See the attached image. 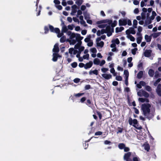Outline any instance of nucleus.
Masks as SVG:
<instances>
[{"mask_svg":"<svg viewBox=\"0 0 161 161\" xmlns=\"http://www.w3.org/2000/svg\"><path fill=\"white\" fill-rule=\"evenodd\" d=\"M151 107V106L149 103H144L142 105L141 107L143 114L149 120L152 119L154 115L153 112H151L150 109Z\"/></svg>","mask_w":161,"mask_h":161,"instance_id":"nucleus-1","label":"nucleus"},{"mask_svg":"<svg viewBox=\"0 0 161 161\" xmlns=\"http://www.w3.org/2000/svg\"><path fill=\"white\" fill-rule=\"evenodd\" d=\"M129 123L130 125H132V124H133V126L136 129L138 130H141L142 129V127L141 126H140L139 127H136V125H137L138 121L136 119H134L132 120L131 118H130L129 119Z\"/></svg>","mask_w":161,"mask_h":161,"instance_id":"nucleus-2","label":"nucleus"},{"mask_svg":"<svg viewBox=\"0 0 161 161\" xmlns=\"http://www.w3.org/2000/svg\"><path fill=\"white\" fill-rule=\"evenodd\" d=\"M106 32L107 33V36L109 37L112 35L113 32H114V28L111 27L110 25H107L106 28Z\"/></svg>","mask_w":161,"mask_h":161,"instance_id":"nucleus-3","label":"nucleus"},{"mask_svg":"<svg viewBox=\"0 0 161 161\" xmlns=\"http://www.w3.org/2000/svg\"><path fill=\"white\" fill-rule=\"evenodd\" d=\"M49 29L51 32H54L55 33H58L59 32V29L58 28H55L54 27L51 25H49Z\"/></svg>","mask_w":161,"mask_h":161,"instance_id":"nucleus-4","label":"nucleus"},{"mask_svg":"<svg viewBox=\"0 0 161 161\" xmlns=\"http://www.w3.org/2000/svg\"><path fill=\"white\" fill-rule=\"evenodd\" d=\"M119 21V26H125L127 24V21L125 19H120Z\"/></svg>","mask_w":161,"mask_h":161,"instance_id":"nucleus-5","label":"nucleus"},{"mask_svg":"<svg viewBox=\"0 0 161 161\" xmlns=\"http://www.w3.org/2000/svg\"><path fill=\"white\" fill-rule=\"evenodd\" d=\"M93 65V62L92 61H90L89 62L86 63L85 64L84 68L85 69L91 68Z\"/></svg>","mask_w":161,"mask_h":161,"instance_id":"nucleus-6","label":"nucleus"},{"mask_svg":"<svg viewBox=\"0 0 161 161\" xmlns=\"http://www.w3.org/2000/svg\"><path fill=\"white\" fill-rule=\"evenodd\" d=\"M53 52L54 53H58L59 52V49L58 47V45L56 43L54 46V48L53 50Z\"/></svg>","mask_w":161,"mask_h":161,"instance_id":"nucleus-7","label":"nucleus"},{"mask_svg":"<svg viewBox=\"0 0 161 161\" xmlns=\"http://www.w3.org/2000/svg\"><path fill=\"white\" fill-rule=\"evenodd\" d=\"M102 77L106 80H109L112 77V75L110 74H103L102 75Z\"/></svg>","mask_w":161,"mask_h":161,"instance_id":"nucleus-8","label":"nucleus"},{"mask_svg":"<svg viewBox=\"0 0 161 161\" xmlns=\"http://www.w3.org/2000/svg\"><path fill=\"white\" fill-rule=\"evenodd\" d=\"M77 8V6L76 5L74 4L72 6V12L71 14L72 15H74V14L75 13L77 12L76 8Z\"/></svg>","mask_w":161,"mask_h":161,"instance_id":"nucleus-9","label":"nucleus"},{"mask_svg":"<svg viewBox=\"0 0 161 161\" xmlns=\"http://www.w3.org/2000/svg\"><path fill=\"white\" fill-rule=\"evenodd\" d=\"M156 92L158 94L159 96H161V84H159L157 87Z\"/></svg>","mask_w":161,"mask_h":161,"instance_id":"nucleus-10","label":"nucleus"},{"mask_svg":"<svg viewBox=\"0 0 161 161\" xmlns=\"http://www.w3.org/2000/svg\"><path fill=\"white\" fill-rule=\"evenodd\" d=\"M59 57V55L57 53H53V58L52 60L54 62L58 60V58Z\"/></svg>","mask_w":161,"mask_h":161,"instance_id":"nucleus-11","label":"nucleus"},{"mask_svg":"<svg viewBox=\"0 0 161 161\" xmlns=\"http://www.w3.org/2000/svg\"><path fill=\"white\" fill-rule=\"evenodd\" d=\"M75 38L76 41H80L83 39V37L81 36L80 34L78 33H76V36Z\"/></svg>","mask_w":161,"mask_h":161,"instance_id":"nucleus-12","label":"nucleus"},{"mask_svg":"<svg viewBox=\"0 0 161 161\" xmlns=\"http://www.w3.org/2000/svg\"><path fill=\"white\" fill-rule=\"evenodd\" d=\"M144 55L145 57H148L151 56V52L150 50H146L144 52Z\"/></svg>","mask_w":161,"mask_h":161,"instance_id":"nucleus-13","label":"nucleus"},{"mask_svg":"<svg viewBox=\"0 0 161 161\" xmlns=\"http://www.w3.org/2000/svg\"><path fill=\"white\" fill-rule=\"evenodd\" d=\"M145 149L148 152L150 149V147L148 143H146L143 145Z\"/></svg>","mask_w":161,"mask_h":161,"instance_id":"nucleus-14","label":"nucleus"},{"mask_svg":"<svg viewBox=\"0 0 161 161\" xmlns=\"http://www.w3.org/2000/svg\"><path fill=\"white\" fill-rule=\"evenodd\" d=\"M131 155V153L130 152H128L125 153L124 156V158L125 159H128L130 158Z\"/></svg>","mask_w":161,"mask_h":161,"instance_id":"nucleus-15","label":"nucleus"},{"mask_svg":"<svg viewBox=\"0 0 161 161\" xmlns=\"http://www.w3.org/2000/svg\"><path fill=\"white\" fill-rule=\"evenodd\" d=\"M148 74L150 76L153 77L154 75V71L153 69H150L148 71Z\"/></svg>","mask_w":161,"mask_h":161,"instance_id":"nucleus-16","label":"nucleus"},{"mask_svg":"<svg viewBox=\"0 0 161 161\" xmlns=\"http://www.w3.org/2000/svg\"><path fill=\"white\" fill-rule=\"evenodd\" d=\"M145 38L147 42H149L151 41L152 37L151 36H149L146 35L145 36Z\"/></svg>","mask_w":161,"mask_h":161,"instance_id":"nucleus-17","label":"nucleus"},{"mask_svg":"<svg viewBox=\"0 0 161 161\" xmlns=\"http://www.w3.org/2000/svg\"><path fill=\"white\" fill-rule=\"evenodd\" d=\"M124 28L123 27H120L119 28L116 27L115 29V32L116 33H118L124 30Z\"/></svg>","mask_w":161,"mask_h":161,"instance_id":"nucleus-18","label":"nucleus"},{"mask_svg":"<svg viewBox=\"0 0 161 161\" xmlns=\"http://www.w3.org/2000/svg\"><path fill=\"white\" fill-rule=\"evenodd\" d=\"M83 14L84 16V19H85L87 20L88 19H89L90 18L89 14H87L86 11L84 12H83Z\"/></svg>","mask_w":161,"mask_h":161,"instance_id":"nucleus-19","label":"nucleus"},{"mask_svg":"<svg viewBox=\"0 0 161 161\" xmlns=\"http://www.w3.org/2000/svg\"><path fill=\"white\" fill-rule=\"evenodd\" d=\"M92 73L96 75H97L98 74L97 70V69H95L93 71L90 70L89 72V74L90 75H92Z\"/></svg>","mask_w":161,"mask_h":161,"instance_id":"nucleus-20","label":"nucleus"},{"mask_svg":"<svg viewBox=\"0 0 161 161\" xmlns=\"http://www.w3.org/2000/svg\"><path fill=\"white\" fill-rule=\"evenodd\" d=\"M93 63L95 64L98 65L99 64L100 60L98 58H95L94 59Z\"/></svg>","mask_w":161,"mask_h":161,"instance_id":"nucleus-21","label":"nucleus"},{"mask_svg":"<svg viewBox=\"0 0 161 161\" xmlns=\"http://www.w3.org/2000/svg\"><path fill=\"white\" fill-rule=\"evenodd\" d=\"M143 75V72L142 71H140L138 73L137 75V77L138 79H140L141 78Z\"/></svg>","mask_w":161,"mask_h":161,"instance_id":"nucleus-22","label":"nucleus"},{"mask_svg":"<svg viewBox=\"0 0 161 161\" xmlns=\"http://www.w3.org/2000/svg\"><path fill=\"white\" fill-rule=\"evenodd\" d=\"M152 23V20L151 19L149 18H147L146 20L145 21V24L146 25H149L151 23Z\"/></svg>","mask_w":161,"mask_h":161,"instance_id":"nucleus-23","label":"nucleus"},{"mask_svg":"<svg viewBox=\"0 0 161 161\" xmlns=\"http://www.w3.org/2000/svg\"><path fill=\"white\" fill-rule=\"evenodd\" d=\"M66 37L64 36H63L60 39V41L61 43H64L66 41Z\"/></svg>","mask_w":161,"mask_h":161,"instance_id":"nucleus-24","label":"nucleus"},{"mask_svg":"<svg viewBox=\"0 0 161 161\" xmlns=\"http://www.w3.org/2000/svg\"><path fill=\"white\" fill-rule=\"evenodd\" d=\"M125 145L123 143H119L118 145V147L120 149H123L125 148Z\"/></svg>","mask_w":161,"mask_h":161,"instance_id":"nucleus-25","label":"nucleus"},{"mask_svg":"<svg viewBox=\"0 0 161 161\" xmlns=\"http://www.w3.org/2000/svg\"><path fill=\"white\" fill-rule=\"evenodd\" d=\"M97 46L102 47L104 46V43L103 41H101L100 42H97Z\"/></svg>","mask_w":161,"mask_h":161,"instance_id":"nucleus-26","label":"nucleus"},{"mask_svg":"<svg viewBox=\"0 0 161 161\" xmlns=\"http://www.w3.org/2000/svg\"><path fill=\"white\" fill-rule=\"evenodd\" d=\"M142 94L143 96L146 97H148L149 96V94L145 91H142Z\"/></svg>","mask_w":161,"mask_h":161,"instance_id":"nucleus-27","label":"nucleus"},{"mask_svg":"<svg viewBox=\"0 0 161 161\" xmlns=\"http://www.w3.org/2000/svg\"><path fill=\"white\" fill-rule=\"evenodd\" d=\"M124 74L125 75V78H128L129 73L127 70H125L124 71Z\"/></svg>","mask_w":161,"mask_h":161,"instance_id":"nucleus-28","label":"nucleus"},{"mask_svg":"<svg viewBox=\"0 0 161 161\" xmlns=\"http://www.w3.org/2000/svg\"><path fill=\"white\" fill-rule=\"evenodd\" d=\"M83 0H76L75 3L79 6H80L83 3Z\"/></svg>","mask_w":161,"mask_h":161,"instance_id":"nucleus-29","label":"nucleus"},{"mask_svg":"<svg viewBox=\"0 0 161 161\" xmlns=\"http://www.w3.org/2000/svg\"><path fill=\"white\" fill-rule=\"evenodd\" d=\"M137 21L136 19H134L133 21V27L135 28H137Z\"/></svg>","mask_w":161,"mask_h":161,"instance_id":"nucleus-30","label":"nucleus"},{"mask_svg":"<svg viewBox=\"0 0 161 161\" xmlns=\"http://www.w3.org/2000/svg\"><path fill=\"white\" fill-rule=\"evenodd\" d=\"M105 20V23H108L109 24L108 25H111L112 23L113 22L112 20V19H106Z\"/></svg>","mask_w":161,"mask_h":161,"instance_id":"nucleus-31","label":"nucleus"},{"mask_svg":"<svg viewBox=\"0 0 161 161\" xmlns=\"http://www.w3.org/2000/svg\"><path fill=\"white\" fill-rule=\"evenodd\" d=\"M91 38V36L90 35H89V36H87L86 38H85L84 39V41L86 42H89Z\"/></svg>","mask_w":161,"mask_h":161,"instance_id":"nucleus-32","label":"nucleus"},{"mask_svg":"<svg viewBox=\"0 0 161 161\" xmlns=\"http://www.w3.org/2000/svg\"><path fill=\"white\" fill-rule=\"evenodd\" d=\"M142 39V36H139L137 38V43L139 44L141 43Z\"/></svg>","mask_w":161,"mask_h":161,"instance_id":"nucleus-33","label":"nucleus"},{"mask_svg":"<svg viewBox=\"0 0 161 161\" xmlns=\"http://www.w3.org/2000/svg\"><path fill=\"white\" fill-rule=\"evenodd\" d=\"M134 27H130V33L132 34H135L136 33V31L134 30Z\"/></svg>","mask_w":161,"mask_h":161,"instance_id":"nucleus-34","label":"nucleus"},{"mask_svg":"<svg viewBox=\"0 0 161 161\" xmlns=\"http://www.w3.org/2000/svg\"><path fill=\"white\" fill-rule=\"evenodd\" d=\"M110 71L111 73L113 74L114 76H115L117 74L115 72V70L114 68H111L110 69Z\"/></svg>","mask_w":161,"mask_h":161,"instance_id":"nucleus-35","label":"nucleus"},{"mask_svg":"<svg viewBox=\"0 0 161 161\" xmlns=\"http://www.w3.org/2000/svg\"><path fill=\"white\" fill-rule=\"evenodd\" d=\"M71 66L73 68H75L77 66V63L76 62H74L71 64Z\"/></svg>","mask_w":161,"mask_h":161,"instance_id":"nucleus-36","label":"nucleus"},{"mask_svg":"<svg viewBox=\"0 0 161 161\" xmlns=\"http://www.w3.org/2000/svg\"><path fill=\"white\" fill-rule=\"evenodd\" d=\"M68 29L66 26L64 25L62 27V31L63 32H66L67 31Z\"/></svg>","mask_w":161,"mask_h":161,"instance_id":"nucleus-37","label":"nucleus"},{"mask_svg":"<svg viewBox=\"0 0 161 161\" xmlns=\"http://www.w3.org/2000/svg\"><path fill=\"white\" fill-rule=\"evenodd\" d=\"M117 21L116 20H114L113 22V23H112L111 25V27H112L114 28V27H115L117 25Z\"/></svg>","mask_w":161,"mask_h":161,"instance_id":"nucleus-38","label":"nucleus"},{"mask_svg":"<svg viewBox=\"0 0 161 161\" xmlns=\"http://www.w3.org/2000/svg\"><path fill=\"white\" fill-rule=\"evenodd\" d=\"M137 48H135L131 50V53L133 55H135L136 52L137 50Z\"/></svg>","mask_w":161,"mask_h":161,"instance_id":"nucleus-39","label":"nucleus"},{"mask_svg":"<svg viewBox=\"0 0 161 161\" xmlns=\"http://www.w3.org/2000/svg\"><path fill=\"white\" fill-rule=\"evenodd\" d=\"M161 34L160 32L155 33L153 34V36L154 38H156L159 36Z\"/></svg>","mask_w":161,"mask_h":161,"instance_id":"nucleus-40","label":"nucleus"},{"mask_svg":"<svg viewBox=\"0 0 161 161\" xmlns=\"http://www.w3.org/2000/svg\"><path fill=\"white\" fill-rule=\"evenodd\" d=\"M44 33L45 34H47L48 32L49 29L47 26H45L44 28Z\"/></svg>","mask_w":161,"mask_h":161,"instance_id":"nucleus-41","label":"nucleus"},{"mask_svg":"<svg viewBox=\"0 0 161 161\" xmlns=\"http://www.w3.org/2000/svg\"><path fill=\"white\" fill-rule=\"evenodd\" d=\"M145 89L148 92H151L152 91L151 87L149 86H146L145 87Z\"/></svg>","mask_w":161,"mask_h":161,"instance_id":"nucleus-42","label":"nucleus"},{"mask_svg":"<svg viewBox=\"0 0 161 161\" xmlns=\"http://www.w3.org/2000/svg\"><path fill=\"white\" fill-rule=\"evenodd\" d=\"M128 38H130V40L132 42H134L135 40V38L131 35H129Z\"/></svg>","mask_w":161,"mask_h":161,"instance_id":"nucleus-43","label":"nucleus"},{"mask_svg":"<svg viewBox=\"0 0 161 161\" xmlns=\"http://www.w3.org/2000/svg\"><path fill=\"white\" fill-rule=\"evenodd\" d=\"M76 36V34L73 33L71 36H70L69 38L70 39H72L73 38L75 37Z\"/></svg>","mask_w":161,"mask_h":161,"instance_id":"nucleus-44","label":"nucleus"},{"mask_svg":"<svg viewBox=\"0 0 161 161\" xmlns=\"http://www.w3.org/2000/svg\"><path fill=\"white\" fill-rule=\"evenodd\" d=\"M102 23H105V20L98 21L96 22V24L97 25H99Z\"/></svg>","mask_w":161,"mask_h":161,"instance_id":"nucleus-45","label":"nucleus"},{"mask_svg":"<svg viewBox=\"0 0 161 161\" xmlns=\"http://www.w3.org/2000/svg\"><path fill=\"white\" fill-rule=\"evenodd\" d=\"M141 17H142V19L143 20H144L145 19V18H146V14L145 13H143V12H142L141 14Z\"/></svg>","mask_w":161,"mask_h":161,"instance_id":"nucleus-46","label":"nucleus"},{"mask_svg":"<svg viewBox=\"0 0 161 161\" xmlns=\"http://www.w3.org/2000/svg\"><path fill=\"white\" fill-rule=\"evenodd\" d=\"M160 77L159 74L158 72V71H156L155 72V74L154 75V77L155 78H158V77Z\"/></svg>","mask_w":161,"mask_h":161,"instance_id":"nucleus-47","label":"nucleus"},{"mask_svg":"<svg viewBox=\"0 0 161 161\" xmlns=\"http://www.w3.org/2000/svg\"><path fill=\"white\" fill-rule=\"evenodd\" d=\"M89 54L88 53H87L86 54L83 55V58L84 59H88L89 58Z\"/></svg>","mask_w":161,"mask_h":161,"instance_id":"nucleus-48","label":"nucleus"},{"mask_svg":"<svg viewBox=\"0 0 161 161\" xmlns=\"http://www.w3.org/2000/svg\"><path fill=\"white\" fill-rule=\"evenodd\" d=\"M116 80L118 81H121L122 80V78L120 76H118L116 77Z\"/></svg>","mask_w":161,"mask_h":161,"instance_id":"nucleus-49","label":"nucleus"},{"mask_svg":"<svg viewBox=\"0 0 161 161\" xmlns=\"http://www.w3.org/2000/svg\"><path fill=\"white\" fill-rule=\"evenodd\" d=\"M112 142L111 141L107 140H105L104 141V144L105 145L110 144H112Z\"/></svg>","mask_w":161,"mask_h":161,"instance_id":"nucleus-50","label":"nucleus"},{"mask_svg":"<svg viewBox=\"0 0 161 161\" xmlns=\"http://www.w3.org/2000/svg\"><path fill=\"white\" fill-rule=\"evenodd\" d=\"M83 145L84 148L85 149H86L88 147V143H86V142H85L84 143H83Z\"/></svg>","mask_w":161,"mask_h":161,"instance_id":"nucleus-51","label":"nucleus"},{"mask_svg":"<svg viewBox=\"0 0 161 161\" xmlns=\"http://www.w3.org/2000/svg\"><path fill=\"white\" fill-rule=\"evenodd\" d=\"M56 33L58 34L57 36L59 38L62 36L63 35V32L60 33V30H59V32H58V33Z\"/></svg>","mask_w":161,"mask_h":161,"instance_id":"nucleus-52","label":"nucleus"},{"mask_svg":"<svg viewBox=\"0 0 161 161\" xmlns=\"http://www.w3.org/2000/svg\"><path fill=\"white\" fill-rule=\"evenodd\" d=\"M143 64L142 63H141L140 64L138 65L137 67L138 69H142Z\"/></svg>","mask_w":161,"mask_h":161,"instance_id":"nucleus-53","label":"nucleus"},{"mask_svg":"<svg viewBox=\"0 0 161 161\" xmlns=\"http://www.w3.org/2000/svg\"><path fill=\"white\" fill-rule=\"evenodd\" d=\"M91 88V86L90 85H87L85 86V89L86 90H89Z\"/></svg>","mask_w":161,"mask_h":161,"instance_id":"nucleus-54","label":"nucleus"},{"mask_svg":"<svg viewBox=\"0 0 161 161\" xmlns=\"http://www.w3.org/2000/svg\"><path fill=\"white\" fill-rule=\"evenodd\" d=\"M107 24H102V25H98V27L99 28H105V27H106V26H107Z\"/></svg>","mask_w":161,"mask_h":161,"instance_id":"nucleus-55","label":"nucleus"},{"mask_svg":"<svg viewBox=\"0 0 161 161\" xmlns=\"http://www.w3.org/2000/svg\"><path fill=\"white\" fill-rule=\"evenodd\" d=\"M103 134V132L101 131H98L95 133V135L96 136H100Z\"/></svg>","mask_w":161,"mask_h":161,"instance_id":"nucleus-56","label":"nucleus"},{"mask_svg":"<svg viewBox=\"0 0 161 161\" xmlns=\"http://www.w3.org/2000/svg\"><path fill=\"white\" fill-rule=\"evenodd\" d=\"M91 52L93 53H96L97 52L96 49L95 47H93L91 49Z\"/></svg>","mask_w":161,"mask_h":161,"instance_id":"nucleus-57","label":"nucleus"},{"mask_svg":"<svg viewBox=\"0 0 161 161\" xmlns=\"http://www.w3.org/2000/svg\"><path fill=\"white\" fill-rule=\"evenodd\" d=\"M76 42V40L75 39H72L71 41V42H70V45H74Z\"/></svg>","mask_w":161,"mask_h":161,"instance_id":"nucleus-58","label":"nucleus"},{"mask_svg":"<svg viewBox=\"0 0 161 161\" xmlns=\"http://www.w3.org/2000/svg\"><path fill=\"white\" fill-rule=\"evenodd\" d=\"M97 115H98V116L99 117L100 119H101L102 118V114H101V113L100 112H99V111H97Z\"/></svg>","mask_w":161,"mask_h":161,"instance_id":"nucleus-59","label":"nucleus"},{"mask_svg":"<svg viewBox=\"0 0 161 161\" xmlns=\"http://www.w3.org/2000/svg\"><path fill=\"white\" fill-rule=\"evenodd\" d=\"M114 43L117 44H119L120 42L118 38H116L114 41Z\"/></svg>","mask_w":161,"mask_h":161,"instance_id":"nucleus-60","label":"nucleus"},{"mask_svg":"<svg viewBox=\"0 0 161 161\" xmlns=\"http://www.w3.org/2000/svg\"><path fill=\"white\" fill-rule=\"evenodd\" d=\"M80 23L81 24L84 25V26H87V24H86L85 21L83 20L82 21H80Z\"/></svg>","mask_w":161,"mask_h":161,"instance_id":"nucleus-61","label":"nucleus"},{"mask_svg":"<svg viewBox=\"0 0 161 161\" xmlns=\"http://www.w3.org/2000/svg\"><path fill=\"white\" fill-rule=\"evenodd\" d=\"M145 98H139V101L142 103H144L145 102Z\"/></svg>","mask_w":161,"mask_h":161,"instance_id":"nucleus-62","label":"nucleus"},{"mask_svg":"<svg viewBox=\"0 0 161 161\" xmlns=\"http://www.w3.org/2000/svg\"><path fill=\"white\" fill-rule=\"evenodd\" d=\"M74 50V49L73 48H70L69 49V53L70 54H72L73 53V52Z\"/></svg>","mask_w":161,"mask_h":161,"instance_id":"nucleus-63","label":"nucleus"},{"mask_svg":"<svg viewBox=\"0 0 161 161\" xmlns=\"http://www.w3.org/2000/svg\"><path fill=\"white\" fill-rule=\"evenodd\" d=\"M86 33L87 30H82L81 32V34L83 35H85L86 34Z\"/></svg>","mask_w":161,"mask_h":161,"instance_id":"nucleus-64","label":"nucleus"}]
</instances>
